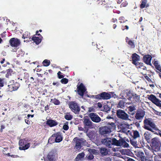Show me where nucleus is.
<instances>
[{"instance_id":"obj_38","label":"nucleus","mask_w":161,"mask_h":161,"mask_svg":"<svg viewBox=\"0 0 161 161\" xmlns=\"http://www.w3.org/2000/svg\"><path fill=\"white\" fill-rule=\"evenodd\" d=\"M125 105V102L122 100L120 101L118 104V107L121 108H123Z\"/></svg>"},{"instance_id":"obj_56","label":"nucleus","mask_w":161,"mask_h":161,"mask_svg":"<svg viewBox=\"0 0 161 161\" xmlns=\"http://www.w3.org/2000/svg\"><path fill=\"white\" fill-rule=\"evenodd\" d=\"M145 78L149 81H151V79L148 76H145Z\"/></svg>"},{"instance_id":"obj_61","label":"nucleus","mask_w":161,"mask_h":161,"mask_svg":"<svg viewBox=\"0 0 161 161\" xmlns=\"http://www.w3.org/2000/svg\"><path fill=\"white\" fill-rule=\"evenodd\" d=\"M116 1L118 3H120L122 2V0H117Z\"/></svg>"},{"instance_id":"obj_45","label":"nucleus","mask_w":161,"mask_h":161,"mask_svg":"<svg viewBox=\"0 0 161 161\" xmlns=\"http://www.w3.org/2000/svg\"><path fill=\"white\" fill-rule=\"evenodd\" d=\"M60 81L62 83L66 84L68 83V80L66 78H63Z\"/></svg>"},{"instance_id":"obj_15","label":"nucleus","mask_w":161,"mask_h":161,"mask_svg":"<svg viewBox=\"0 0 161 161\" xmlns=\"http://www.w3.org/2000/svg\"><path fill=\"white\" fill-rule=\"evenodd\" d=\"M55 137V141L57 142H61L62 140V136L59 133H57L56 134L53 135L50 137L48 140V141H49L53 137Z\"/></svg>"},{"instance_id":"obj_43","label":"nucleus","mask_w":161,"mask_h":161,"mask_svg":"<svg viewBox=\"0 0 161 161\" xmlns=\"http://www.w3.org/2000/svg\"><path fill=\"white\" fill-rule=\"evenodd\" d=\"M68 123V122H66L64 124L63 126V128L64 130H67L69 129Z\"/></svg>"},{"instance_id":"obj_10","label":"nucleus","mask_w":161,"mask_h":161,"mask_svg":"<svg viewBox=\"0 0 161 161\" xmlns=\"http://www.w3.org/2000/svg\"><path fill=\"white\" fill-rule=\"evenodd\" d=\"M148 99L157 106L161 107V103H160L161 101H160L154 95H151Z\"/></svg>"},{"instance_id":"obj_33","label":"nucleus","mask_w":161,"mask_h":161,"mask_svg":"<svg viewBox=\"0 0 161 161\" xmlns=\"http://www.w3.org/2000/svg\"><path fill=\"white\" fill-rule=\"evenodd\" d=\"M26 143V141L25 139H23L20 140L19 142V147H24Z\"/></svg>"},{"instance_id":"obj_51","label":"nucleus","mask_w":161,"mask_h":161,"mask_svg":"<svg viewBox=\"0 0 161 161\" xmlns=\"http://www.w3.org/2000/svg\"><path fill=\"white\" fill-rule=\"evenodd\" d=\"M4 84V79L0 78V87H3Z\"/></svg>"},{"instance_id":"obj_39","label":"nucleus","mask_w":161,"mask_h":161,"mask_svg":"<svg viewBox=\"0 0 161 161\" xmlns=\"http://www.w3.org/2000/svg\"><path fill=\"white\" fill-rule=\"evenodd\" d=\"M140 136V135L139 132L136 131L135 130L133 131V137L134 138L136 139L138 137Z\"/></svg>"},{"instance_id":"obj_14","label":"nucleus","mask_w":161,"mask_h":161,"mask_svg":"<svg viewBox=\"0 0 161 161\" xmlns=\"http://www.w3.org/2000/svg\"><path fill=\"white\" fill-rule=\"evenodd\" d=\"M78 94L81 96H83L84 93L86 92V89L82 83H81L77 87Z\"/></svg>"},{"instance_id":"obj_63","label":"nucleus","mask_w":161,"mask_h":161,"mask_svg":"<svg viewBox=\"0 0 161 161\" xmlns=\"http://www.w3.org/2000/svg\"><path fill=\"white\" fill-rule=\"evenodd\" d=\"M126 41V42L128 43V42L129 41V40H130L128 38V37H126L125 38Z\"/></svg>"},{"instance_id":"obj_54","label":"nucleus","mask_w":161,"mask_h":161,"mask_svg":"<svg viewBox=\"0 0 161 161\" xmlns=\"http://www.w3.org/2000/svg\"><path fill=\"white\" fill-rule=\"evenodd\" d=\"M158 156H155L154 157V161H161L160 160H158Z\"/></svg>"},{"instance_id":"obj_58","label":"nucleus","mask_w":161,"mask_h":161,"mask_svg":"<svg viewBox=\"0 0 161 161\" xmlns=\"http://www.w3.org/2000/svg\"><path fill=\"white\" fill-rule=\"evenodd\" d=\"M154 113L156 114H157V115H159L160 114V112H158V111H156V110L155 111Z\"/></svg>"},{"instance_id":"obj_60","label":"nucleus","mask_w":161,"mask_h":161,"mask_svg":"<svg viewBox=\"0 0 161 161\" xmlns=\"http://www.w3.org/2000/svg\"><path fill=\"white\" fill-rule=\"evenodd\" d=\"M4 125H2L1 127V130L2 131L3 129L4 128Z\"/></svg>"},{"instance_id":"obj_53","label":"nucleus","mask_w":161,"mask_h":161,"mask_svg":"<svg viewBox=\"0 0 161 161\" xmlns=\"http://www.w3.org/2000/svg\"><path fill=\"white\" fill-rule=\"evenodd\" d=\"M128 4V3L126 2H125L123 3L121 5V7H125Z\"/></svg>"},{"instance_id":"obj_41","label":"nucleus","mask_w":161,"mask_h":161,"mask_svg":"<svg viewBox=\"0 0 161 161\" xmlns=\"http://www.w3.org/2000/svg\"><path fill=\"white\" fill-rule=\"evenodd\" d=\"M127 43L131 48H134L135 47L134 43L131 40H129Z\"/></svg>"},{"instance_id":"obj_16","label":"nucleus","mask_w":161,"mask_h":161,"mask_svg":"<svg viewBox=\"0 0 161 161\" xmlns=\"http://www.w3.org/2000/svg\"><path fill=\"white\" fill-rule=\"evenodd\" d=\"M88 151L90 153L87 157V158L89 160L92 159L94 158L93 154H96L97 153V150L94 149H89Z\"/></svg>"},{"instance_id":"obj_9","label":"nucleus","mask_w":161,"mask_h":161,"mask_svg":"<svg viewBox=\"0 0 161 161\" xmlns=\"http://www.w3.org/2000/svg\"><path fill=\"white\" fill-rule=\"evenodd\" d=\"M131 94L132 93H131L129 90H124L122 92L121 94L119 95V97L122 99H125L126 97L129 100H130Z\"/></svg>"},{"instance_id":"obj_62","label":"nucleus","mask_w":161,"mask_h":161,"mask_svg":"<svg viewBox=\"0 0 161 161\" xmlns=\"http://www.w3.org/2000/svg\"><path fill=\"white\" fill-rule=\"evenodd\" d=\"M112 21L114 22H115L117 21V20L116 19H113L112 20Z\"/></svg>"},{"instance_id":"obj_42","label":"nucleus","mask_w":161,"mask_h":161,"mask_svg":"<svg viewBox=\"0 0 161 161\" xmlns=\"http://www.w3.org/2000/svg\"><path fill=\"white\" fill-rule=\"evenodd\" d=\"M51 102L55 105H58L59 103V101L56 99H51Z\"/></svg>"},{"instance_id":"obj_34","label":"nucleus","mask_w":161,"mask_h":161,"mask_svg":"<svg viewBox=\"0 0 161 161\" xmlns=\"http://www.w3.org/2000/svg\"><path fill=\"white\" fill-rule=\"evenodd\" d=\"M30 146V143H28L25 144L24 147H19V149L20 150H25L29 148Z\"/></svg>"},{"instance_id":"obj_11","label":"nucleus","mask_w":161,"mask_h":161,"mask_svg":"<svg viewBox=\"0 0 161 161\" xmlns=\"http://www.w3.org/2000/svg\"><path fill=\"white\" fill-rule=\"evenodd\" d=\"M89 116L93 122L98 123L101 121L100 118L96 113H91L89 114Z\"/></svg>"},{"instance_id":"obj_5","label":"nucleus","mask_w":161,"mask_h":161,"mask_svg":"<svg viewBox=\"0 0 161 161\" xmlns=\"http://www.w3.org/2000/svg\"><path fill=\"white\" fill-rule=\"evenodd\" d=\"M69 106L71 110L75 114L78 113L80 111V108L75 102H71L69 103Z\"/></svg>"},{"instance_id":"obj_30","label":"nucleus","mask_w":161,"mask_h":161,"mask_svg":"<svg viewBox=\"0 0 161 161\" xmlns=\"http://www.w3.org/2000/svg\"><path fill=\"white\" fill-rule=\"evenodd\" d=\"M130 142L132 146L135 147H138L137 142H136V139L133 138L130 140Z\"/></svg>"},{"instance_id":"obj_21","label":"nucleus","mask_w":161,"mask_h":161,"mask_svg":"<svg viewBox=\"0 0 161 161\" xmlns=\"http://www.w3.org/2000/svg\"><path fill=\"white\" fill-rule=\"evenodd\" d=\"M151 57L149 55H147L144 56L143 58V60L145 63L147 64H151Z\"/></svg>"},{"instance_id":"obj_36","label":"nucleus","mask_w":161,"mask_h":161,"mask_svg":"<svg viewBox=\"0 0 161 161\" xmlns=\"http://www.w3.org/2000/svg\"><path fill=\"white\" fill-rule=\"evenodd\" d=\"M139 153V154H141L140 160L141 161H147L149 160L147 159L145 156H143V155H144V153L143 152H140Z\"/></svg>"},{"instance_id":"obj_57","label":"nucleus","mask_w":161,"mask_h":161,"mask_svg":"<svg viewBox=\"0 0 161 161\" xmlns=\"http://www.w3.org/2000/svg\"><path fill=\"white\" fill-rule=\"evenodd\" d=\"M78 129L80 131H82L84 129L83 128L80 126H79L78 127Z\"/></svg>"},{"instance_id":"obj_2","label":"nucleus","mask_w":161,"mask_h":161,"mask_svg":"<svg viewBox=\"0 0 161 161\" xmlns=\"http://www.w3.org/2000/svg\"><path fill=\"white\" fill-rule=\"evenodd\" d=\"M108 125H107L102 127L101 129L100 132L102 135H106L108 134L112 131V130L115 128V125L113 122L109 123Z\"/></svg>"},{"instance_id":"obj_17","label":"nucleus","mask_w":161,"mask_h":161,"mask_svg":"<svg viewBox=\"0 0 161 161\" xmlns=\"http://www.w3.org/2000/svg\"><path fill=\"white\" fill-rule=\"evenodd\" d=\"M133 98V101L134 103H140L141 102L140 99V97L139 95H137L134 93H132L131 96H130V99Z\"/></svg>"},{"instance_id":"obj_24","label":"nucleus","mask_w":161,"mask_h":161,"mask_svg":"<svg viewBox=\"0 0 161 161\" xmlns=\"http://www.w3.org/2000/svg\"><path fill=\"white\" fill-rule=\"evenodd\" d=\"M38 35L40 36L39 37L34 36L31 39L37 45L41 42L42 38V37L40 34H38Z\"/></svg>"},{"instance_id":"obj_6","label":"nucleus","mask_w":161,"mask_h":161,"mask_svg":"<svg viewBox=\"0 0 161 161\" xmlns=\"http://www.w3.org/2000/svg\"><path fill=\"white\" fill-rule=\"evenodd\" d=\"M116 114L117 117L120 119L125 120L130 119L128 115L124 111L118 110L117 111Z\"/></svg>"},{"instance_id":"obj_47","label":"nucleus","mask_w":161,"mask_h":161,"mask_svg":"<svg viewBox=\"0 0 161 161\" xmlns=\"http://www.w3.org/2000/svg\"><path fill=\"white\" fill-rule=\"evenodd\" d=\"M93 97L94 98L96 99H102L101 93L96 95L94 96Z\"/></svg>"},{"instance_id":"obj_25","label":"nucleus","mask_w":161,"mask_h":161,"mask_svg":"<svg viewBox=\"0 0 161 161\" xmlns=\"http://www.w3.org/2000/svg\"><path fill=\"white\" fill-rule=\"evenodd\" d=\"M102 98L103 99H108L111 98V95L110 94L106 92H103L101 93Z\"/></svg>"},{"instance_id":"obj_8","label":"nucleus","mask_w":161,"mask_h":161,"mask_svg":"<svg viewBox=\"0 0 161 161\" xmlns=\"http://www.w3.org/2000/svg\"><path fill=\"white\" fill-rule=\"evenodd\" d=\"M47 158L49 161H55L58 158L57 152L56 150L51 151L47 155Z\"/></svg>"},{"instance_id":"obj_37","label":"nucleus","mask_w":161,"mask_h":161,"mask_svg":"<svg viewBox=\"0 0 161 161\" xmlns=\"http://www.w3.org/2000/svg\"><path fill=\"white\" fill-rule=\"evenodd\" d=\"M42 64L44 66H47L50 64V62L49 60L45 59L43 62Z\"/></svg>"},{"instance_id":"obj_26","label":"nucleus","mask_w":161,"mask_h":161,"mask_svg":"<svg viewBox=\"0 0 161 161\" xmlns=\"http://www.w3.org/2000/svg\"><path fill=\"white\" fill-rule=\"evenodd\" d=\"M47 124L50 127H52L56 125H57V123L55 121L50 119L47 121Z\"/></svg>"},{"instance_id":"obj_52","label":"nucleus","mask_w":161,"mask_h":161,"mask_svg":"<svg viewBox=\"0 0 161 161\" xmlns=\"http://www.w3.org/2000/svg\"><path fill=\"white\" fill-rule=\"evenodd\" d=\"M61 73L60 71H59L57 73L58 77L59 79H61L64 77V76L63 75H61Z\"/></svg>"},{"instance_id":"obj_13","label":"nucleus","mask_w":161,"mask_h":161,"mask_svg":"<svg viewBox=\"0 0 161 161\" xmlns=\"http://www.w3.org/2000/svg\"><path fill=\"white\" fill-rule=\"evenodd\" d=\"M9 42L11 46L14 47H17L20 44V42L19 40L14 38L10 39Z\"/></svg>"},{"instance_id":"obj_3","label":"nucleus","mask_w":161,"mask_h":161,"mask_svg":"<svg viewBox=\"0 0 161 161\" xmlns=\"http://www.w3.org/2000/svg\"><path fill=\"white\" fill-rule=\"evenodd\" d=\"M117 142H118V140L115 138H110L104 139L102 141L103 144L109 147H111V146L113 145L116 146Z\"/></svg>"},{"instance_id":"obj_31","label":"nucleus","mask_w":161,"mask_h":161,"mask_svg":"<svg viewBox=\"0 0 161 161\" xmlns=\"http://www.w3.org/2000/svg\"><path fill=\"white\" fill-rule=\"evenodd\" d=\"M122 131L123 132L125 133L127 135H131L132 133L131 131L128 128H125L123 129H122Z\"/></svg>"},{"instance_id":"obj_7","label":"nucleus","mask_w":161,"mask_h":161,"mask_svg":"<svg viewBox=\"0 0 161 161\" xmlns=\"http://www.w3.org/2000/svg\"><path fill=\"white\" fill-rule=\"evenodd\" d=\"M83 123L85 128L92 129L95 127L94 124L88 118L85 117L83 119Z\"/></svg>"},{"instance_id":"obj_22","label":"nucleus","mask_w":161,"mask_h":161,"mask_svg":"<svg viewBox=\"0 0 161 161\" xmlns=\"http://www.w3.org/2000/svg\"><path fill=\"white\" fill-rule=\"evenodd\" d=\"M85 154L83 153H80L78 154L75 158V161H82L84 159L85 156Z\"/></svg>"},{"instance_id":"obj_59","label":"nucleus","mask_w":161,"mask_h":161,"mask_svg":"<svg viewBox=\"0 0 161 161\" xmlns=\"http://www.w3.org/2000/svg\"><path fill=\"white\" fill-rule=\"evenodd\" d=\"M145 154L147 156H150V155L148 152L147 151H145Z\"/></svg>"},{"instance_id":"obj_32","label":"nucleus","mask_w":161,"mask_h":161,"mask_svg":"<svg viewBox=\"0 0 161 161\" xmlns=\"http://www.w3.org/2000/svg\"><path fill=\"white\" fill-rule=\"evenodd\" d=\"M12 85L11 87L13 88L14 91L17 90L19 86V84L16 82L14 84H12Z\"/></svg>"},{"instance_id":"obj_40","label":"nucleus","mask_w":161,"mask_h":161,"mask_svg":"<svg viewBox=\"0 0 161 161\" xmlns=\"http://www.w3.org/2000/svg\"><path fill=\"white\" fill-rule=\"evenodd\" d=\"M154 64L156 68L161 72V67L160 65H158V64L157 63V62L155 61L154 62Z\"/></svg>"},{"instance_id":"obj_20","label":"nucleus","mask_w":161,"mask_h":161,"mask_svg":"<svg viewBox=\"0 0 161 161\" xmlns=\"http://www.w3.org/2000/svg\"><path fill=\"white\" fill-rule=\"evenodd\" d=\"M143 136L147 142L149 143L151 142V139L152 138V135L148 132L146 131L143 134Z\"/></svg>"},{"instance_id":"obj_12","label":"nucleus","mask_w":161,"mask_h":161,"mask_svg":"<svg viewBox=\"0 0 161 161\" xmlns=\"http://www.w3.org/2000/svg\"><path fill=\"white\" fill-rule=\"evenodd\" d=\"M145 114V112L143 110L138 111L136 113L135 117V118L138 120H142Z\"/></svg>"},{"instance_id":"obj_19","label":"nucleus","mask_w":161,"mask_h":161,"mask_svg":"<svg viewBox=\"0 0 161 161\" xmlns=\"http://www.w3.org/2000/svg\"><path fill=\"white\" fill-rule=\"evenodd\" d=\"M116 146H122L124 147H128L129 146V144L123 140H118V142H117Z\"/></svg>"},{"instance_id":"obj_27","label":"nucleus","mask_w":161,"mask_h":161,"mask_svg":"<svg viewBox=\"0 0 161 161\" xmlns=\"http://www.w3.org/2000/svg\"><path fill=\"white\" fill-rule=\"evenodd\" d=\"M100 153L103 156L106 155L108 154L107 149L105 147H101L100 148Z\"/></svg>"},{"instance_id":"obj_23","label":"nucleus","mask_w":161,"mask_h":161,"mask_svg":"<svg viewBox=\"0 0 161 161\" xmlns=\"http://www.w3.org/2000/svg\"><path fill=\"white\" fill-rule=\"evenodd\" d=\"M136 67L138 69L139 71L141 72L142 73V71L143 70H146V67L142 63H138L136 65Z\"/></svg>"},{"instance_id":"obj_44","label":"nucleus","mask_w":161,"mask_h":161,"mask_svg":"<svg viewBox=\"0 0 161 161\" xmlns=\"http://www.w3.org/2000/svg\"><path fill=\"white\" fill-rule=\"evenodd\" d=\"M128 109L130 112H132L136 109V108L134 106H130L128 107Z\"/></svg>"},{"instance_id":"obj_50","label":"nucleus","mask_w":161,"mask_h":161,"mask_svg":"<svg viewBox=\"0 0 161 161\" xmlns=\"http://www.w3.org/2000/svg\"><path fill=\"white\" fill-rule=\"evenodd\" d=\"M119 19L120 20V22L121 23H122L123 22H125V21H127L126 20H125L124 18L123 17H120Z\"/></svg>"},{"instance_id":"obj_49","label":"nucleus","mask_w":161,"mask_h":161,"mask_svg":"<svg viewBox=\"0 0 161 161\" xmlns=\"http://www.w3.org/2000/svg\"><path fill=\"white\" fill-rule=\"evenodd\" d=\"M88 112H95V109L93 107H91L88 108Z\"/></svg>"},{"instance_id":"obj_35","label":"nucleus","mask_w":161,"mask_h":161,"mask_svg":"<svg viewBox=\"0 0 161 161\" xmlns=\"http://www.w3.org/2000/svg\"><path fill=\"white\" fill-rule=\"evenodd\" d=\"M64 118L67 120H70L73 118V116L71 115L69 113H67L64 115Z\"/></svg>"},{"instance_id":"obj_29","label":"nucleus","mask_w":161,"mask_h":161,"mask_svg":"<svg viewBox=\"0 0 161 161\" xmlns=\"http://www.w3.org/2000/svg\"><path fill=\"white\" fill-rule=\"evenodd\" d=\"M147 0H142V3L140 5V7L142 8H143L145 7H147L149 6V4L147 3Z\"/></svg>"},{"instance_id":"obj_48","label":"nucleus","mask_w":161,"mask_h":161,"mask_svg":"<svg viewBox=\"0 0 161 161\" xmlns=\"http://www.w3.org/2000/svg\"><path fill=\"white\" fill-rule=\"evenodd\" d=\"M104 110L105 111L108 112L110 110V108L107 105L104 106Z\"/></svg>"},{"instance_id":"obj_64","label":"nucleus","mask_w":161,"mask_h":161,"mask_svg":"<svg viewBox=\"0 0 161 161\" xmlns=\"http://www.w3.org/2000/svg\"><path fill=\"white\" fill-rule=\"evenodd\" d=\"M127 161H135L134 160L131 159V158H129L128 159Z\"/></svg>"},{"instance_id":"obj_18","label":"nucleus","mask_w":161,"mask_h":161,"mask_svg":"<svg viewBox=\"0 0 161 161\" xmlns=\"http://www.w3.org/2000/svg\"><path fill=\"white\" fill-rule=\"evenodd\" d=\"M132 63L135 65L137 64L139 62L138 61L140 60V56L136 53H134L132 56Z\"/></svg>"},{"instance_id":"obj_46","label":"nucleus","mask_w":161,"mask_h":161,"mask_svg":"<svg viewBox=\"0 0 161 161\" xmlns=\"http://www.w3.org/2000/svg\"><path fill=\"white\" fill-rule=\"evenodd\" d=\"M12 84H11L10 85H8V88L7 89V90L8 91L12 92L14 91L13 88L11 86H12Z\"/></svg>"},{"instance_id":"obj_4","label":"nucleus","mask_w":161,"mask_h":161,"mask_svg":"<svg viewBox=\"0 0 161 161\" xmlns=\"http://www.w3.org/2000/svg\"><path fill=\"white\" fill-rule=\"evenodd\" d=\"M73 141L75 143V149L76 151H79L81 147V145L85 141L82 138H78L77 137L75 138Z\"/></svg>"},{"instance_id":"obj_55","label":"nucleus","mask_w":161,"mask_h":161,"mask_svg":"<svg viewBox=\"0 0 161 161\" xmlns=\"http://www.w3.org/2000/svg\"><path fill=\"white\" fill-rule=\"evenodd\" d=\"M97 107L99 108H101L102 107V105L100 103H98L97 104Z\"/></svg>"},{"instance_id":"obj_1","label":"nucleus","mask_w":161,"mask_h":161,"mask_svg":"<svg viewBox=\"0 0 161 161\" xmlns=\"http://www.w3.org/2000/svg\"><path fill=\"white\" fill-rule=\"evenodd\" d=\"M144 128L147 130L155 133V131H157V133H158V131L160 130L155 124L153 121L150 119H146L144 120Z\"/></svg>"},{"instance_id":"obj_28","label":"nucleus","mask_w":161,"mask_h":161,"mask_svg":"<svg viewBox=\"0 0 161 161\" xmlns=\"http://www.w3.org/2000/svg\"><path fill=\"white\" fill-rule=\"evenodd\" d=\"M159 141L158 138L155 137L152 139L151 142L154 146H157L158 145Z\"/></svg>"}]
</instances>
